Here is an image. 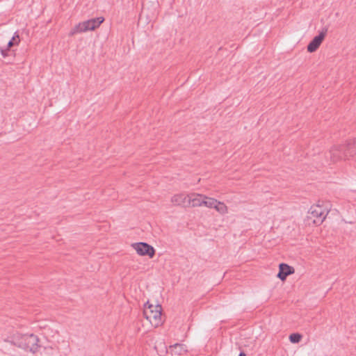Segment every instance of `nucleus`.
<instances>
[{
  "instance_id": "nucleus-1",
  "label": "nucleus",
  "mask_w": 356,
  "mask_h": 356,
  "mask_svg": "<svg viewBox=\"0 0 356 356\" xmlns=\"http://www.w3.org/2000/svg\"><path fill=\"white\" fill-rule=\"evenodd\" d=\"M4 341L33 353H36L39 348V339L33 334H22L16 333L5 339Z\"/></svg>"
},
{
  "instance_id": "nucleus-2",
  "label": "nucleus",
  "mask_w": 356,
  "mask_h": 356,
  "mask_svg": "<svg viewBox=\"0 0 356 356\" xmlns=\"http://www.w3.org/2000/svg\"><path fill=\"white\" fill-rule=\"evenodd\" d=\"M355 154V143L352 141L343 145H334L329 152L330 158L332 163L348 159Z\"/></svg>"
},
{
  "instance_id": "nucleus-3",
  "label": "nucleus",
  "mask_w": 356,
  "mask_h": 356,
  "mask_svg": "<svg viewBox=\"0 0 356 356\" xmlns=\"http://www.w3.org/2000/svg\"><path fill=\"white\" fill-rule=\"evenodd\" d=\"M143 315L155 327L161 325L163 323L161 305H153L147 301L144 305Z\"/></svg>"
},
{
  "instance_id": "nucleus-4",
  "label": "nucleus",
  "mask_w": 356,
  "mask_h": 356,
  "mask_svg": "<svg viewBox=\"0 0 356 356\" xmlns=\"http://www.w3.org/2000/svg\"><path fill=\"white\" fill-rule=\"evenodd\" d=\"M104 21L102 17L92 18L76 24L69 33V36H73L78 33L93 31L98 28Z\"/></svg>"
},
{
  "instance_id": "nucleus-5",
  "label": "nucleus",
  "mask_w": 356,
  "mask_h": 356,
  "mask_svg": "<svg viewBox=\"0 0 356 356\" xmlns=\"http://www.w3.org/2000/svg\"><path fill=\"white\" fill-rule=\"evenodd\" d=\"M329 210L319 203L312 205L309 211V218H313V222L316 225H321L325 219Z\"/></svg>"
},
{
  "instance_id": "nucleus-6",
  "label": "nucleus",
  "mask_w": 356,
  "mask_h": 356,
  "mask_svg": "<svg viewBox=\"0 0 356 356\" xmlns=\"http://www.w3.org/2000/svg\"><path fill=\"white\" fill-rule=\"evenodd\" d=\"M204 197L203 206L211 209H215L220 214H225L227 213L228 208L224 202L206 195H204Z\"/></svg>"
},
{
  "instance_id": "nucleus-7",
  "label": "nucleus",
  "mask_w": 356,
  "mask_h": 356,
  "mask_svg": "<svg viewBox=\"0 0 356 356\" xmlns=\"http://www.w3.org/2000/svg\"><path fill=\"white\" fill-rule=\"evenodd\" d=\"M132 246L139 255H147L150 258H152L155 254L154 248L147 243H136L132 244Z\"/></svg>"
},
{
  "instance_id": "nucleus-8",
  "label": "nucleus",
  "mask_w": 356,
  "mask_h": 356,
  "mask_svg": "<svg viewBox=\"0 0 356 356\" xmlns=\"http://www.w3.org/2000/svg\"><path fill=\"white\" fill-rule=\"evenodd\" d=\"M328 31V28L325 26L323 28L322 31L319 33V34L315 36L312 40L307 45V51L310 53L314 52L319 47L322 42L323 41Z\"/></svg>"
},
{
  "instance_id": "nucleus-9",
  "label": "nucleus",
  "mask_w": 356,
  "mask_h": 356,
  "mask_svg": "<svg viewBox=\"0 0 356 356\" xmlns=\"http://www.w3.org/2000/svg\"><path fill=\"white\" fill-rule=\"evenodd\" d=\"M204 195L192 193L188 194V207H197L203 206Z\"/></svg>"
},
{
  "instance_id": "nucleus-10",
  "label": "nucleus",
  "mask_w": 356,
  "mask_h": 356,
  "mask_svg": "<svg viewBox=\"0 0 356 356\" xmlns=\"http://www.w3.org/2000/svg\"><path fill=\"white\" fill-rule=\"evenodd\" d=\"M294 273V268L286 264L282 263L279 266V273L277 277L282 281L286 279L287 276Z\"/></svg>"
},
{
  "instance_id": "nucleus-11",
  "label": "nucleus",
  "mask_w": 356,
  "mask_h": 356,
  "mask_svg": "<svg viewBox=\"0 0 356 356\" xmlns=\"http://www.w3.org/2000/svg\"><path fill=\"white\" fill-rule=\"evenodd\" d=\"M171 202L175 206L188 207V194H176L172 197Z\"/></svg>"
},
{
  "instance_id": "nucleus-12",
  "label": "nucleus",
  "mask_w": 356,
  "mask_h": 356,
  "mask_svg": "<svg viewBox=\"0 0 356 356\" xmlns=\"http://www.w3.org/2000/svg\"><path fill=\"white\" fill-rule=\"evenodd\" d=\"M0 52L1 56L6 59V63H12L14 61L15 54L13 50H10V48H8V47L5 49L0 47Z\"/></svg>"
},
{
  "instance_id": "nucleus-13",
  "label": "nucleus",
  "mask_w": 356,
  "mask_h": 356,
  "mask_svg": "<svg viewBox=\"0 0 356 356\" xmlns=\"http://www.w3.org/2000/svg\"><path fill=\"white\" fill-rule=\"evenodd\" d=\"M169 349L172 354H175L177 356L182 355L187 352L186 346L181 343H175L172 346H170Z\"/></svg>"
},
{
  "instance_id": "nucleus-14",
  "label": "nucleus",
  "mask_w": 356,
  "mask_h": 356,
  "mask_svg": "<svg viewBox=\"0 0 356 356\" xmlns=\"http://www.w3.org/2000/svg\"><path fill=\"white\" fill-rule=\"evenodd\" d=\"M20 42L19 34L16 32L15 33L14 35L10 40L7 44L8 48H11L12 47L15 45H18Z\"/></svg>"
},
{
  "instance_id": "nucleus-15",
  "label": "nucleus",
  "mask_w": 356,
  "mask_h": 356,
  "mask_svg": "<svg viewBox=\"0 0 356 356\" xmlns=\"http://www.w3.org/2000/svg\"><path fill=\"white\" fill-rule=\"evenodd\" d=\"M302 335L299 333H293L289 336V340L293 343H297L300 341Z\"/></svg>"
},
{
  "instance_id": "nucleus-16",
  "label": "nucleus",
  "mask_w": 356,
  "mask_h": 356,
  "mask_svg": "<svg viewBox=\"0 0 356 356\" xmlns=\"http://www.w3.org/2000/svg\"><path fill=\"white\" fill-rule=\"evenodd\" d=\"M238 356H245V354L243 352H241Z\"/></svg>"
}]
</instances>
